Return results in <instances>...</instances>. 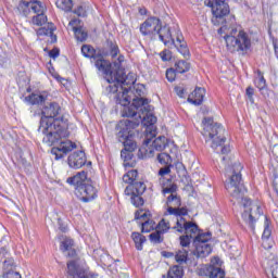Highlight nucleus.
I'll list each match as a JSON object with an SVG mask.
<instances>
[{
  "label": "nucleus",
  "instance_id": "1",
  "mask_svg": "<svg viewBox=\"0 0 278 278\" xmlns=\"http://www.w3.org/2000/svg\"><path fill=\"white\" fill-rule=\"evenodd\" d=\"M230 151L231 148H229V146H224L222 148V155H224L223 163L228 164L226 166V176L228 179L225 181V188L230 194L232 199L231 201L242 205V219L252 231H255V223H257L260 216L263 214L262 206L260 204H254L251 202V199L247 198V188L242 182V164L237 161L232 165H229L231 157L227 155H229Z\"/></svg>",
  "mask_w": 278,
  "mask_h": 278
},
{
  "label": "nucleus",
  "instance_id": "2",
  "mask_svg": "<svg viewBox=\"0 0 278 278\" xmlns=\"http://www.w3.org/2000/svg\"><path fill=\"white\" fill-rule=\"evenodd\" d=\"M132 119H122L116 125V138L118 142L124 144V149L121 152V157L124 160L125 168H134L136 161H134V151H136L138 144L134 140V129L140 125L144 127H151L157 123V117L151 113H146V116L138 115V117H130Z\"/></svg>",
  "mask_w": 278,
  "mask_h": 278
},
{
  "label": "nucleus",
  "instance_id": "3",
  "mask_svg": "<svg viewBox=\"0 0 278 278\" xmlns=\"http://www.w3.org/2000/svg\"><path fill=\"white\" fill-rule=\"evenodd\" d=\"M123 77L124 81L117 85V90L112 91V87L114 86V81H109L111 84L109 86L110 92L116 93L119 92L117 96L116 103L124 108L122 110V116L124 118H134V116L138 115V109L141 108L142 114L147 111V106L149 105V99L142 98L144 94V85H134L132 89L129 87L128 89L125 86H129V81H127V77L125 76V71L123 70Z\"/></svg>",
  "mask_w": 278,
  "mask_h": 278
},
{
  "label": "nucleus",
  "instance_id": "4",
  "mask_svg": "<svg viewBox=\"0 0 278 278\" xmlns=\"http://www.w3.org/2000/svg\"><path fill=\"white\" fill-rule=\"evenodd\" d=\"M81 53L84 58L93 60L96 68L105 75L106 81H113L114 86H111V92H116L118 90V84L125 81L123 68L121 67V64L125 62V56L119 55L117 61H114L113 64H111L103 59L102 53H97V50L88 45L81 47Z\"/></svg>",
  "mask_w": 278,
  "mask_h": 278
},
{
  "label": "nucleus",
  "instance_id": "5",
  "mask_svg": "<svg viewBox=\"0 0 278 278\" xmlns=\"http://www.w3.org/2000/svg\"><path fill=\"white\" fill-rule=\"evenodd\" d=\"M39 131L45 135L43 142L48 144V147H53V144L60 142L59 147L51 149L54 160H62L66 153H71L73 149H77V144L73 143L71 140L61 141L62 138L68 136L61 123L54 122V124L47 125V119H43L40 122Z\"/></svg>",
  "mask_w": 278,
  "mask_h": 278
},
{
  "label": "nucleus",
  "instance_id": "6",
  "mask_svg": "<svg viewBox=\"0 0 278 278\" xmlns=\"http://www.w3.org/2000/svg\"><path fill=\"white\" fill-rule=\"evenodd\" d=\"M224 38L230 53H244L248 49H251V37H249V34L244 31L241 25H231Z\"/></svg>",
  "mask_w": 278,
  "mask_h": 278
},
{
  "label": "nucleus",
  "instance_id": "7",
  "mask_svg": "<svg viewBox=\"0 0 278 278\" xmlns=\"http://www.w3.org/2000/svg\"><path fill=\"white\" fill-rule=\"evenodd\" d=\"M205 142L210 144L211 149L216 150L217 147H223L227 140L225 138V128L220 124L214 123V118L206 117L202 121Z\"/></svg>",
  "mask_w": 278,
  "mask_h": 278
},
{
  "label": "nucleus",
  "instance_id": "8",
  "mask_svg": "<svg viewBox=\"0 0 278 278\" xmlns=\"http://www.w3.org/2000/svg\"><path fill=\"white\" fill-rule=\"evenodd\" d=\"M172 229L177 231V233H185L179 237L180 247H182V249L190 247L192 239L194 240V238L199 236V226L192 222L186 220V218H178L176 225L172 226Z\"/></svg>",
  "mask_w": 278,
  "mask_h": 278
},
{
  "label": "nucleus",
  "instance_id": "9",
  "mask_svg": "<svg viewBox=\"0 0 278 278\" xmlns=\"http://www.w3.org/2000/svg\"><path fill=\"white\" fill-rule=\"evenodd\" d=\"M207 5L212 9L213 25H223L219 28V31H223V29H227V26L225 25V16H227L230 12L229 3L227 2V0H208Z\"/></svg>",
  "mask_w": 278,
  "mask_h": 278
},
{
  "label": "nucleus",
  "instance_id": "10",
  "mask_svg": "<svg viewBox=\"0 0 278 278\" xmlns=\"http://www.w3.org/2000/svg\"><path fill=\"white\" fill-rule=\"evenodd\" d=\"M211 240L212 232L198 233L193 239V245L195 247L193 255H195V257H207V255L212 253V244H210Z\"/></svg>",
  "mask_w": 278,
  "mask_h": 278
},
{
  "label": "nucleus",
  "instance_id": "11",
  "mask_svg": "<svg viewBox=\"0 0 278 278\" xmlns=\"http://www.w3.org/2000/svg\"><path fill=\"white\" fill-rule=\"evenodd\" d=\"M147 190V185L144 182H136L134 185H128L125 189L126 197H130V201L135 207H140L144 205V199L142 194Z\"/></svg>",
  "mask_w": 278,
  "mask_h": 278
},
{
  "label": "nucleus",
  "instance_id": "12",
  "mask_svg": "<svg viewBox=\"0 0 278 278\" xmlns=\"http://www.w3.org/2000/svg\"><path fill=\"white\" fill-rule=\"evenodd\" d=\"M60 112H62V108H60V104L56 102H51L48 105H46L42 110V117L40 119V123L42 121L47 122V125H55L56 123H63L64 117H58L60 116Z\"/></svg>",
  "mask_w": 278,
  "mask_h": 278
},
{
  "label": "nucleus",
  "instance_id": "13",
  "mask_svg": "<svg viewBox=\"0 0 278 278\" xmlns=\"http://www.w3.org/2000/svg\"><path fill=\"white\" fill-rule=\"evenodd\" d=\"M67 278H97V275L84 269L77 264V261L67 262Z\"/></svg>",
  "mask_w": 278,
  "mask_h": 278
},
{
  "label": "nucleus",
  "instance_id": "14",
  "mask_svg": "<svg viewBox=\"0 0 278 278\" xmlns=\"http://www.w3.org/2000/svg\"><path fill=\"white\" fill-rule=\"evenodd\" d=\"M161 24L162 21H160V18L149 17L140 25V31L142 36H155Z\"/></svg>",
  "mask_w": 278,
  "mask_h": 278
},
{
  "label": "nucleus",
  "instance_id": "15",
  "mask_svg": "<svg viewBox=\"0 0 278 278\" xmlns=\"http://www.w3.org/2000/svg\"><path fill=\"white\" fill-rule=\"evenodd\" d=\"M75 194L78 195L80 201L88 203L89 201L97 199V189L87 182L85 186L76 188Z\"/></svg>",
  "mask_w": 278,
  "mask_h": 278
},
{
  "label": "nucleus",
  "instance_id": "16",
  "mask_svg": "<svg viewBox=\"0 0 278 278\" xmlns=\"http://www.w3.org/2000/svg\"><path fill=\"white\" fill-rule=\"evenodd\" d=\"M2 278H22L21 273L14 269V260L5 258L2 263V270L0 271Z\"/></svg>",
  "mask_w": 278,
  "mask_h": 278
},
{
  "label": "nucleus",
  "instance_id": "17",
  "mask_svg": "<svg viewBox=\"0 0 278 278\" xmlns=\"http://www.w3.org/2000/svg\"><path fill=\"white\" fill-rule=\"evenodd\" d=\"M66 181L70 186L75 187L76 192L77 188H83V186L89 184L88 174L85 170L78 172L75 176L68 177Z\"/></svg>",
  "mask_w": 278,
  "mask_h": 278
},
{
  "label": "nucleus",
  "instance_id": "18",
  "mask_svg": "<svg viewBox=\"0 0 278 278\" xmlns=\"http://www.w3.org/2000/svg\"><path fill=\"white\" fill-rule=\"evenodd\" d=\"M67 164L71 168H81L86 164V153L84 151L72 153L67 159Z\"/></svg>",
  "mask_w": 278,
  "mask_h": 278
},
{
  "label": "nucleus",
  "instance_id": "19",
  "mask_svg": "<svg viewBox=\"0 0 278 278\" xmlns=\"http://www.w3.org/2000/svg\"><path fill=\"white\" fill-rule=\"evenodd\" d=\"M156 34L160 38V41L164 45H172V42H175V39L173 38V34L170 33V27L168 25L162 26L160 24L159 29L156 30Z\"/></svg>",
  "mask_w": 278,
  "mask_h": 278
},
{
  "label": "nucleus",
  "instance_id": "20",
  "mask_svg": "<svg viewBox=\"0 0 278 278\" xmlns=\"http://www.w3.org/2000/svg\"><path fill=\"white\" fill-rule=\"evenodd\" d=\"M160 185L162 187V194H176L177 193V184L173 182V179L160 178Z\"/></svg>",
  "mask_w": 278,
  "mask_h": 278
},
{
  "label": "nucleus",
  "instance_id": "21",
  "mask_svg": "<svg viewBox=\"0 0 278 278\" xmlns=\"http://www.w3.org/2000/svg\"><path fill=\"white\" fill-rule=\"evenodd\" d=\"M168 144V139L165 136L157 137L148 149L149 155H153L155 151H164Z\"/></svg>",
  "mask_w": 278,
  "mask_h": 278
},
{
  "label": "nucleus",
  "instance_id": "22",
  "mask_svg": "<svg viewBox=\"0 0 278 278\" xmlns=\"http://www.w3.org/2000/svg\"><path fill=\"white\" fill-rule=\"evenodd\" d=\"M205 97V89L201 87H197L193 92H191L188 97V102L192 103V105H201L203 103V99Z\"/></svg>",
  "mask_w": 278,
  "mask_h": 278
},
{
  "label": "nucleus",
  "instance_id": "23",
  "mask_svg": "<svg viewBox=\"0 0 278 278\" xmlns=\"http://www.w3.org/2000/svg\"><path fill=\"white\" fill-rule=\"evenodd\" d=\"M172 45H174L177 51L185 58L190 55V50H188V45L184 41V36L181 34L177 33L176 40H174Z\"/></svg>",
  "mask_w": 278,
  "mask_h": 278
},
{
  "label": "nucleus",
  "instance_id": "24",
  "mask_svg": "<svg viewBox=\"0 0 278 278\" xmlns=\"http://www.w3.org/2000/svg\"><path fill=\"white\" fill-rule=\"evenodd\" d=\"M73 239L65 238L60 245V250L63 253L67 252V257H75L77 255V251H75Z\"/></svg>",
  "mask_w": 278,
  "mask_h": 278
},
{
  "label": "nucleus",
  "instance_id": "25",
  "mask_svg": "<svg viewBox=\"0 0 278 278\" xmlns=\"http://www.w3.org/2000/svg\"><path fill=\"white\" fill-rule=\"evenodd\" d=\"M25 101L30 103V105H40L47 101V93H31L25 98Z\"/></svg>",
  "mask_w": 278,
  "mask_h": 278
},
{
  "label": "nucleus",
  "instance_id": "26",
  "mask_svg": "<svg viewBox=\"0 0 278 278\" xmlns=\"http://www.w3.org/2000/svg\"><path fill=\"white\" fill-rule=\"evenodd\" d=\"M137 179L138 170L136 169H131L123 176L124 184H128V186H134V184H142V181H137Z\"/></svg>",
  "mask_w": 278,
  "mask_h": 278
},
{
  "label": "nucleus",
  "instance_id": "27",
  "mask_svg": "<svg viewBox=\"0 0 278 278\" xmlns=\"http://www.w3.org/2000/svg\"><path fill=\"white\" fill-rule=\"evenodd\" d=\"M34 2H36V0H22L16 8V12L22 16H27V14H29V5Z\"/></svg>",
  "mask_w": 278,
  "mask_h": 278
},
{
  "label": "nucleus",
  "instance_id": "28",
  "mask_svg": "<svg viewBox=\"0 0 278 278\" xmlns=\"http://www.w3.org/2000/svg\"><path fill=\"white\" fill-rule=\"evenodd\" d=\"M168 214L173 215L176 217V223L175 225H177V222L179 220V218H184V216H188V210H186V207H169L167 208Z\"/></svg>",
  "mask_w": 278,
  "mask_h": 278
},
{
  "label": "nucleus",
  "instance_id": "29",
  "mask_svg": "<svg viewBox=\"0 0 278 278\" xmlns=\"http://www.w3.org/2000/svg\"><path fill=\"white\" fill-rule=\"evenodd\" d=\"M166 204H167V210L169 207H173V208L181 207V198L177 195V193L169 194L167 197Z\"/></svg>",
  "mask_w": 278,
  "mask_h": 278
},
{
  "label": "nucleus",
  "instance_id": "30",
  "mask_svg": "<svg viewBox=\"0 0 278 278\" xmlns=\"http://www.w3.org/2000/svg\"><path fill=\"white\" fill-rule=\"evenodd\" d=\"M131 238L137 251H142V245L147 242V237L142 236L140 232H132Z\"/></svg>",
  "mask_w": 278,
  "mask_h": 278
},
{
  "label": "nucleus",
  "instance_id": "31",
  "mask_svg": "<svg viewBox=\"0 0 278 278\" xmlns=\"http://www.w3.org/2000/svg\"><path fill=\"white\" fill-rule=\"evenodd\" d=\"M149 238H150V242H152L153 244H162V242H164V232H162V230H159L156 228L155 231L150 233Z\"/></svg>",
  "mask_w": 278,
  "mask_h": 278
},
{
  "label": "nucleus",
  "instance_id": "32",
  "mask_svg": "<svg viewBox=\"0 0 278 278\" xmlns=\"http://www.w3.org/2000/svg\"><path fill=\"white\" fill-rule=\"evenodd\" d=\"M4 231L5 229L2 226H0V255H3V257L8 255V251L5 250L8 248V239L3 237Z\"/></svg>",
  "mask_w": 278,
  "mask_h": 278
},
{
  "label": "nucleus",
  "instance_id": "33",
  "mask_svg": "<svg viewBox=\"0 0 278 278\" xmlns=\"http://www.w3.org/2000/svg\"><path fill=\"white\" fill-rule=\"evenodd\" d=\"M56 8L63 12H71L73 10V0H56Z\"/></svg>",
  "mask_w": 278,
  "mask_h": 278
},
{
  "label": "nucleus",
  "instance_id": "34",
  "mask_svg": "<svg viewBox=\"0 0 278 278\" xmlns=\"http://www.w3.org/2000/svg\"><path fill=\"white\" fill-rule=\"evenodd\" d=\"M175 71L179 74L188 73V71H190V63L187 61H178L175 63Z\"/></svg>",
  "mask_w": 278,
  "mask_h": 278
},
{
  "label": "nucleus",
  "instance_id": "35",
  "mask_svg": "<svg viewBox=\"0 0 278 278\" xmlns=\"http://www.w3.org/2000/svg\"><path fill=\"white\" fill-rule=\"evenodd\" d=\"M153 229H157V225H155L153 219H148L141 224L142 233H149L153 231Z\"/></svg>",
  "mask_w": 278,
  "mask_h": 278
},
{
  "label": "nucleus",
  "instance_id": "36",
  "mask_svg": "<svg viewBox=\"0 0 278 278\" xmlns=\"http://www.w3.org/2000/svg\"><path fill=\"white\" fill-rule=\"evenodd\" d=\"M175 260L178 264H186L188 262V250H178L175 254Z\"/></svg>",
  "mask_w": 278,
  "mask_h": 278
},
{
  "label": "nucleus",
  "instance_id": "37",
  "mask_svg": "<svg viewBox=\"0 0 278 278\" xmlns=\"http://www.w3.org/2000/svg\"><path fill=\"white\" fill-rule=\"evenodd\" d=\"M254 84L258 90L266 88V78H264V74L260 70L257 71V77L254 79Z\"/></svg>",
  "mask_w": 278,
  "mask_h": 278
},
{
  "label": "nucleus",
  "instance_id": "38",
  "mask_svg": "<svg viewBox=\"0 0 278 278\" xmlns=\"http://www.w3.org/2000/svg\"><path fill=\"white\" fill-rule=\"evenodd\" d=\"M184 277V269L179 266L172 267L167 273V278H181Z\"/></svg>",
  "mask_w": 278,
  "mask_h": 278
},
{
  "label": "nucleus",
  "instance_id": "39",
  "mask_svg": "<svg viewBox=\"0 0 278 278\" xmlns=\"http://www.w3.org/2000/svg\"><path fill=\"white\" fill-rule=\"evenodd\" d=\"M30 11L34 12V14H45V5H42V2L36 0L29 5V12Z\"/></svg>",
  "mask_w": 278,
  "mask_h": 278
},
{
  "label": "nucleus",
  "instance_id": "40",
  "mask_svg": "<svg viewBox=\"0 0 278 278\" xmlns=\"http://www.w3.org/2000/svg\"><path fill=\"white\" fill-rule=\"evenodd\" d=\"M45 23H47V15H45V13H38L37 15L33 16V25L41 27V25H45Z\"/></svg>",
  "mask_w": 278,
  "mask_h": 278
},
{
  "label": "nucleus",
  "instance_id": "41",
  "mask_svg": "<svg viewBox=\"0 0 278 278\" xmlns=\"http://www.w3.org/2000/svg\"><path fill=\"white\" fill-rule=\"evenodd\" d=\"M157 160L160 162V164H165V166H168L170 164H173V157L169 156L168 153H159L157 154Z\"/></svg>",
  "mask_w": 278,
  "mask_h": 278
},
{
  "label": "nucleus",
  "instance_id": "42",
  "mask_svg": "<svg viewBox=\"0 0 278 278\" xmlns=\"http://www.w3.org/2000/svg\"><path fill=\"white\" fill-rule=\"evenodd\" d=\"M74 34L76 40H78L79 42H85V40H87L88 38V33L84 30L83 27L78 28L77 30H74Z\"/></svg>",
  "mask_w": 278,
  "mask_h": 278
},
{
  "label": "nucleus",
  "instance_id": "43",
  "mask_svg": "<svg viewBox=\"0 0 278 278\" xmlns=\"http://www.w3.org/2000/svg\"><path fill=\"white\" fill-rule=\"evenodd\" d=\"M156 229L163 233H166V231H168V229H173V227H170V222H166V219H162L157 225H156Z\"/></svg>",
  "mask_w": 278,
  "mask_h": 278
},
{
  "label": "nucleus",
  "instance_id": "44",
  "mask_svg": "<svg viewBox=\"0 0 278 278\" xmlns=\"http://www.w3.org/2000/svg\"><path fill=\"white\" fill-rule=\"evenodd\" d=\"M271 233L273 232L270 230L268 218L265 217V228H264V231H263L262 240H270Z\"/></svg>",
  "mask_w": 278,
  "mask_h": 278
},
{
  "label": "nucleus",
  "instance_id": "45",
  "mask_svg": "<svg viewBox=\"0 0 278 278\" xmlns=\"http://www.w3.org/2000/svg\"><path fill=\"white\" fill-rule=\"evenodd\" d=\"M53 31H55V27L53 26V24H50L49 28H40L38 30V35L39 36H53Z\"/></svg>",
  "mask_w": 278,
  "mask_h": 278
},
{
  "label": "nucleus",
  "instance_id": "46",
  "mask_svg": "<svg viewBox=\"0 0 278 278\" xmlns=\"http://www.w3.org/2000/svg\"><path fill=\"white\" fill-rule=\"evenodd\" d=\"M108 46L110 47V55L111 58H116L118 55V45L114 43L113 41H108Z\"/></svg>",
  "mask_w": 278,
  "mask_h": 278
},
{
  "label": "nucleus",
  "instance_id": "47",
  "mask_svg": "<svg viewBox=\"0 0 278 278\" xmlns=\"http://www.w3.org/2000/svg\"><path fill=\"white\" fill-rule=\"evenodd\" d=\"M70 27H72L73 31L80 29L81 28V20L74 18V20L70 21Z\"/></svg>",
  "mask_w": 278,
  "mask_h": 278
},
{
  "label": "nucleus",
  "instance_id": "48",
  "mask_svg": "<svg viewBox=\"0 0 278 278\" xmlns=\"http://www.w3.org/2000/svg\"><path fill=\"white\" fill-rule=\"evenodd\" d=\"M270 271L273 278H278V261H274L270 264Z\"/></svg>",
  "mask_w": 278,
  "mask_h": 278
},
{
  "label": "nucleus",
  "instance_id": "49",
  "mask_svg": "<svg viewBox=\"0 0 278 278\" xmlns=\"http://www.w3.org/2000/svg\"><path fill=\"white\" fill-rule=\"evenodd\" d=\"M176 77H177V71H175L173 68H169L166 71V78L169 81H174Z\"/></svg>",
  "mask_w": 278,
  "mask_h": 278
},
{
  "label": "nucleus",
  "instance_id": "50",
  "mask_svg": "<svg viewBox=\"0 0 278 278\" xmlns=\"http://www.w3.org/2000/svg\"><path fill=\"white\" fill-rule=\"evenodd\" d=\"M159 175H160V177H162V179H164L165 175H170V166L162 167L159 170Z\"/></svg>",
  "mask_w": 278,
  "mask_h": 278
},
{
  "label": "nucleus",
  "instance_id": "51",
  "mask_svg": "<svg viewBox=\"0 0 278 278\" xmlns=\"http://www.w3.org/2000/svg\"><path fill=\"white\" fill-rule=\"evenodd\" d=\"M160 56L163 60V62H168V60H170L172 58V54L170 51L165 50L160 53Z\"/></svg>",
  "mask_w": 278,
  "mask_h": 278
},
{
  "label": "nucleus",
  "instance_id": "52",
  "mask_svg": "<svg viewBox=\"0 0 278 278\" xmlns=\"http://www.w3.org/2000/svg\"><path fill=\"white\" fill-rule=\"evenodd\" d=\"M175 92L180 99L186 98V89H184L182 87H176Z\"/></svg>",
  "mask_w": 278,
  "mask_h": 278
},
{
  "label": "nucleus",
  "instance_id": "53",
  "mask_svg": "<svg viewBox=\"0 0 278 278\" xmlns=\"http://www.w3.org/2000/svg\"><path fill=\"white\" fill-rule=\"evenodd\" d=\"M74 14H77V16H86V9L84 7H78L76 10H74Z\"/></svg>",
  "mask_w": 278,
  "mask_h": 278
},
{
  "label": "nucleus",
  "instance_id": "54",
  "mask_svg": "<svg viewBox=\"0 0 278 278\" xmlns=\"http://www.w3.org/2000/svg\"><path fill=\"white\" fill-rule=\"evenodd\" d=\"M148 214L144 211H137L135 213L136 220H140V218H147Z\"/></svg>",
  "mask_w": 278,
  "mask_h": 278
},
{
  "label": "nucleus",
  "instance_id": "55",
  "mask_svg": "<svg viewBox=\"0 0 278 278\" xmlns=\"http://www.w3.org/2000/svg\"><path fill=\"white\" fill-rule=\"evenodd\" d=\"M262 247L265 249H271L273 248V243L270 242V239H262Z\"/></svg>",
  "mask_w": 278,
  "mask_h": 278
},
{
  "label": "nucleus",
  "instance_id": "56",
  "mask_svg": "<svg viewBox=\"0 0 278 278\" xmlns=\"http://www.w3.org/2000/svg\"><path fill=\"white\" fill-rule=\"evenodd\" d=\"M59 55H60V50H58V48H54L49 52V56L52 58L53 60H55V58H58Z\"/></svg>",
  "mask_w": 278,
  "mask_h": 278
},
{
  "label": "nucleus",
  "instance_id": "57",
  "mask_svg": "<svg viewBox=\"0 0 278 278\" xmlns=\"http://www.w3.org/2000/svg\"><path fill=\"white\" fill-rule=\"evenodd\" d=\"M253 94H254V89L252 87H248L247 96L249 97L250 101H253Z\"/></svg>",
  "mask_w": 278,
  "mask_h": 278
},
{
  "label": "nucleus",
  "instance_id": "58",
  "mask_svg": "<svg viewBox=\"0 0 278 278\" xmlns=\"http://www.w3.org/2000/svg\"><path fill=\"white\" fill-rule=\"evenodd\" d=\"M179 168H181L180 173H181L182 177H185L187 179V177H186V174H187L186 167H184V165L179 164Z\"/></svg>",
  "mask_w": 278,
  "mask_h": 278
},
{
  "label": "nucleus",
  "instance_id": "59",
  "mask_svg": "<svg viewBox=\"0 0 278 278\" xmlns=\"http://www.w3.org/2000/svg\"><path fill=\"white\" fill-rule=\"evenodd\" d=\"M59 225H60L59 229H60L61 231L65 232L67 228H66V226H62L60 219H59Z\"/></svg>",
  "mask_w": 278,
  "mask_h": 278
},
{
  "label": "nucleus",
  "instance_id": "60",
  "mask_svg": "<svg viewBox=\"0 0 278 278\" xmlns=\"http://www.w3.org/2000/svg\"><path fill=\"white\" fill-rule=\"evenodd\" d=\"M139 13L142 14V15H144V14H147V10H146V9H140V10H139Z\"/></svg>",
  "mask_w": 278,
  "mask_h": 278
},
{
  "label": "nucleus",
  "instance_id": "61",
  "mask_svg": "<svg viewBox=\"0 0 278 278\" xmlns=\"http://www.w3.org/2000/svg\"><path fill=\"white\" fill-rule=\"evenodd\" d=\"M218 262H220V258L219 257H215L214 261H213V264H218Z\"/></svg>",
  "mask_w": 278,
  "mask_h": 278
},
{
  "label": "nucleus",
  "instance_id": "62",
  "mask_svg": "<svg viewBox=\"0 0 278 278\" xmlns=\"http://www.w3.org/2000/svg\"><path fill=\"white\" fill-rule=\"evenodd\" d=\"M144 142H146V144H151V139H149V138H147L146 140H144Z\"/></svg>",
  "mask_w": 278,
  "mask_h": 278
},
{
  "label": "nucleus",
  "instance_id": "63",
  "mask_svg": "<svg viewBox=\"0 0 278 278\" xmlns=\"http://www.w3.org/2000/svg\"><path fill=\"white\" fill-rule=\"evenodd\" d=\"M275 51H276V55L278 58V47L277 46H275Z\"/></svg>",
  "mask_w": 278,
  "mask_h": 278
},
{
  "label": "nucleus",
  "instance_id": "64",
  "mask_svg": "<svg viewBox=\"0 0 278 278\" xmlns=\"http://www.w3.org/2000/svg\"><path fill=\"white\" fill-rule=\"evenodd\" d=\"M166 257H173V253L168 252Z\"/></svg>",
  "mask_w": 278,
  "mask_h": 278
}]
</instances>
